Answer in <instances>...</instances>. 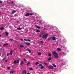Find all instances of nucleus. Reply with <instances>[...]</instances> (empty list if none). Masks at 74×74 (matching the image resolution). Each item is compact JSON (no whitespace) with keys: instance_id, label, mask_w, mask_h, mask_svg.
Returning a JSON list of instances; mask_svg holds the SVG:
<instances>
[{"instance_id":"obj_6","label":"nucleus","mask_w":74,"mask_h":74,"mask_svg":"<svg viewBox=\"0 0 74 74\" xmlns=\"http://www.w3.org/2000/svg\"><path fill=\"white\" fill-rule=\"evenodd\" d=\"M51 38L53 41H54L55 40H56V37L55 36L51 37Z\"/></svg>"},{"instance_id":"obj_21","label":"nucleus","mask_w":74,"mask_h":74,"mask_svg":"<svg viewBox=\"0 0 74 74\" xmlns=\"http://www.w3.org/2000/svg\"><path fill=\"white\" fill-rule=\"evenodd\" d=\"M17 30H22V28L20 27L18 28L17 29Z\"/></svg>"},{"instance_id":"obj_50","label":"nucleus","mask_w":74,"mask_h":74,"mask_svg":"<svg viewBox=\"0 0 74 74\" xmlns=\"http://www.w3.org/2000/svg\"><path fill=\"white\" fill-rule=\"evenodd\" d=\"M62 53L63 54H64V53Z\"/></svg>"},{"instance_id":"obj_23","label":"nucleus","mask_w":74,"mask_h":74,"mask_svg":"<svg viewBox=\"0 0 74 74\" xmlns=\"http://www.w3.org/2000/svg\"><path fill=\"white\" fill-rule=\"evenodd\" d=\"M38 56H40V55H41V53H38Z\"/></svg>"},{"instance_id":"obj_48","label":"nucleus","mask_w":74,"mask_h":74,"mask_svg":"<svg viewBox=\"0 0 74 74\" xmlns=\"http://www.w3.org/2000/svg\"><path fill=\"white\" fill-rule=\"evenodd\" d=\"M27 74H30L29 73H27Z\"/></svg>"},{"instance_id":"obj_35","label":"nucleus","mask_w":74,"mask_h":74,"mask_svg":"<svg viewBox=\"0 0 74 74\" xmlns=\"http://www.w3.org/2000/svg\"><path fill=\"white\" fill-rule=\"evenodd\" d=\"M5 59H6V58H4L2 60H3V61H4V60H5Z\"/></svg>"},{"instance_id":"obj_42","label":"nucleus","mask_w":74,"mask_h":74,"mask_svg":"<svg viewBox=\"0 0 74 74\" xmlns=\"http://www.w3.org/2000/svg\"><path fill=\"white\" fill-rule=\"evenodd\" d=\"M3 3V1H0V3Z\"/></svg>"},{"instance_id":"obj_38","label":"nucleus","mask_w":74,"mask_h":74,"mask_svg":"<svg viewBox=\"0 0 74 74\" xmlns=\"http://www.w3.org/2000/svg\"><path fill=\"white\" fill-rule=\"evenodd\" d=\"M11 4H14V2H13V1H12L11 3Z\"/></svg>"},{"instance_id":"obj_34","label":"nucleus","mask_w":74,"mask_h":74,"mask_svg":"<svg viewBox=\"0 0 74 74\" xmlns=\"http://www.w3.org/2000/svg\"><path fill=\"white\" fill-rule=\"evenodd\" d=\"M11 67H8L7 68V69L8 70H9V69H10Z\"/></svg>"},{"instance_id":"obj_11","label":"nucleus","mask_w":74,"mask_h":74,"mask_svg":"<svg viewBox=\"0 0 74 74\" xmlns=\"http://www.w3.org/2000/svg\"><path fill=\"white\" fill-rule=\"evenodd\" d=\"M14 73V70L11 71L10 72V74H12V73Z\"/></svg>"},{"instance_id":"obj_52","label":"nucleus","mask_w":74,"mask_h":74,"mask_svg":"<svg viewBox=\"0 0 74 74\" xmlns=\"http://www.w3.org/2000/svg\"><path fill=\"white\" fill-rule=\"evenodd\" d=\"M1 46L0 45V47H1Z\"/></svg>"},{"instance_id":"obj_27","label":"nucleus","mask_w":74,"mask_h":74,"mask_svg":"<svg viewBox=\"0 0 74 74\" xmlns=\"http://www.w3.org/2000/svg\"><path fill=\"white\" fill-rule=\"evenodd\" d=\"M16 61V63H19V60H17Z\"/></svg>"},{"instance_id":"obj_17","label":"nucleus","mask_w":74,"mask_h":74,"mask_svg":"<svg viewBox=\"0 0 74 74\" xmlns=\"http://www.w3.org/2000/svg\"><path fill=\"white\" fill-rule=\"evenodd\" d=\"M26 51H29V53H31V50L30 49H27Z\"/></svg>"},{"instance_id":"obj_29","label":"nucleus","mask_w":74,"mask_h":74,"mask_svg":"<svg viewBox=\"0 0 74 74\" xmlns=\"http://www.w3.org/2000/svg\"><path fill=\"white\" fill-rule=\"evenodd\" d=\"M23 60H24V61H25V62H27V60H26V59L25 58H24Z\"/></svg>"},{"instance_id":"obj_8","label":"nucleus","mask_w":74,"mask_h":74,"mask_svg":"<svg viewBox=\"0 0 74 74\" xmlns=\"http://www.w3.org/2000/svg\"><path fill=\"white\" fill-rule=\"evenodd\" d=\"M25 44L26 45H28V46H29L30 45V43L29 42H25Z\"/></svg>"},{"instance_id":"obj_20","label":"nucleus","mask_w":74,"mask_h":74,"mask_svg":"<svg viewBox=\"0 0 74 74\" xmlns=\"http://www.w3.org/2000/svg\"><path fill=\"white\" fill-rule=\"evenodd\" d=\"M57 51H61V49L59 48H58L57 49Z\"/></svg>"},{"instance_id":"obj_9","label":"nucleus","mask_w":74,"mask_h":74,"mask_svg":"<svg viewBox=\"0 0 74 74\" xmlns=\"http://www.w3.org/2000/svg\"><path fill=\"white\" fill-rule=\"evenodd\" d=\"M23 74H26V71H23Z\"/></svg>"},{"instance_id":"obj_18","label":"nucleus","mask_w":74,"mask_h":74,"mask_svg":"<svg viewBox=\"0 0 74 74\" xmlns=\"http://www.w3.org/2000/svg\"><path fill=\"white\" fill-rule=\"evenodd\" d=\"M51 59H52V58L50 57L48 59V60H49V61H50V60H51Z\"/></svg>"},{"instance_id":"obj_51","label":"nucleus","mask_w":74,"mask_h":74,"mask_svg":"<svg viewBox=\"0 0 74 74\" xmlns=\"http://www.w3.org/2000/svg\"><path fill=\"white\" fill-rule=\"evenodd\" d=\"M40 37H41V35H40Z\"/></svg>"},{"instance_id":"obj_33","label":"nucleus","mask_w":74,"mask_h":74,"mask_svg":"<svg viewBox=\"0 0 74 74\" xmlns=\"http://www.w3.org/2000/svg\"><path fill=\"white\" fill-rule=\"evenodd\" d=\"M45 64L46 66H48V64H47V63H45Z\"/></svg>"},{"instance_id":"obj_45","label":"nucleus","mask_w":74,"mask_h":74,"mask_svg":"<svg viewBox=\"0 0 74 74\" xmlns=\"http://www.w3.org/2000/svg\"><path fill=\"white\" fill-rule=\"evenodd\" d=\"M42 35H43V34H44V33H42Z\"/></svg>"},{"instance_id":"obj_31","label":"nucleus","mask_w":74,"mask_h":74,"mask_svg":"<svg viewBox=\"0 0 74 74\" xmlns=\"http://www.w3.org/2000/svg\"><path fill=\"white\" fill-rule=\"evenodd\" d=\"M40 42H41V44H44V42L42 41H40Z\"/></svg>"},{"instance_id":"obj_13","label":"nucleus","mask_w":74,"mask_h":74,"mask_svg":"<svg viewBox=\"0 0 74 74\" xmlns=\"http://www.w3.org/2000/svg\"><path fill=\"white\" fill-rule=\"evenodd\" d=\"M35 27L37 28H38V29H40V27H39L38 26H37V25H36L35 26Z\"/></svg>"},{"instance_id":"obj_39","label":"nucleus","mask_w":74,"mask_h":74,"mask_svg":"<svg viewBox=\"0 0 74 74\" xmlns=\"http://www.w3.org/2000/svg\"><path fill=\"white\" fill-rule=\"evenodd\" d=\"M29 70H33V69H32V68H30L29 69Z\"/></svg>"},{"instance_id":"obj_32","label":"nucleus","mask_w":74,"mask_h":74,"mask_svg":"<svg viewBox=\"0 0 74 74\" xmlns=\"http://www.w3.org/2000/svg\"><path fill=\"white\" fill-rule=\"evenodd\" d=\"M39 64V63L38 62H37L36 63V65H37V64Z\"/></svg>"},{"instance_id":"obj_4","label":"nucleus","mask_w":74,"mask_h":74,"mask_svg":"<svg viewBox=\"0 0 74 74\" xmlns=\"http://www.w3.org/2000/svg\"><path fill=\"white\" fill-rule=\"evenodd\" d=\"M13 51L12 50H11L10 52L9 53H8L7 54V56H9V55H12L13 53Z\"/></svg>"},{"instance_id":"obj_43","label":"nucleus","mask_w":74,"mask_h":74,"mask_svg":"<svg viewBox=\"0 0 74 74\" xmlns=\"http://www.w3.org/2000/svg\"><path fill=\"white\" fill-rule=\"evenodd\" d=\"M7 61H8V60H5V62H7Z\"/></svg>"},{"instance_id":"obj_44","label":"nucleus","mask_w":74,"mask_h":74,"mask_svg":"<svg viewBox=\"0 0 74 74\" xmlns=\"http://www.w3.org/2000/svg\"><path fill=\"white\" fill-rule=\"evenodd\" d=\"M1 50H4V49H1Z\"/></svg>"},{"instance_id":"obj_24","label":"nucleus","mask_w":74,"mask_h":74,"mask_svg":"<svg viewBox=\"0 0 74 74\" xmlns=\"http://www.w3.org/2000/svg\"><path fill=\"white\" fill-rule=\"evenodd\" d=\"M48 56H51V54L50 53H49L48 54Z\"/></svg>"},{"instance_id":"obj_10","label":"nucleus","mask_w":74,"mask_h":74,"mask_svg":"<svg viewBox=\"0 0 74 74\" xmlns=\"http://www.w3.org/2000/svg\"><path fill=\"white\" fill-rule=\"evenodd\" d=\"M23 63H24L23 61H22L21 62V63L20 64V65L21 66H22V65H23Z\"/></svg>"},{"instance_id":"obj_12","label":"nucleus","mask_w":74,"mask_h":74,"mask_svg":"<svg viewBox=\"0 0 74 74\" xmlns=\"http://www.w3.org/2000/svg\"><path fill=\"white\" fill-rule=\"evenodd\" d=\"M4 28L3 27H2L0 28V29L1 30H4Z\"/></svg>"},{"instance_id":"obj_16","label":"nucleus","mask_w":74,"mask_h":74,"mask_svg":"<svg viewBox=\"0 0 74 74\" xmlns=\"http://www.w3.org/2000/svg\"><path fill=\"white\" fill-rule=\"evenodd\" d=\"M20 48H23V47H24V46H23V45H20Z\"/></svg>"},{"instance_id":"obj_40","label":"nucleus","mask_w":74,"mask_h":74,"mask_svg":"<svg viewBox=\"0 0 74 74\" xmlns=\"http://www.w3.org/2000/svg\"><path fill=\"white\" fill-rule=\"evenodd\" d=\"M51 40V38H48V41H49V40Z\"/></svg>"},{"instance_id":"obj_37","label":"nucleus","mask_w":74,"mask_h":74,"mask_svg":"<svg viewBox=\"0 0 74 74\" xmlns=\"http://www.w3.org/2000/svg\"><path fill=\"white\" fill-rule=\"evenodd\" d=\"M10 41H14V40L12 39H10Z\"/></svg>"},{"instance_id":"obj_19","label":"nucleus","mask_w":74,"mask_h":74,"mask_svg":"<svg viewBox=\"0 0 74 74\" xmlns=\"http://www.w3.org/2000/svg\"><path fill=\"white\" fill-rule=\"evenodd\" d=\"M13 63H14V64H16V60H14L13 62Z\"/></svg>"},{"instance_id":"obj_3","label":"nucleus","mask_w":74,"mask_h":74,"mask_svg":"<svg viewBox=\"0 0 74 74\" xmlns=\"http://www.w3.org/2000/svg\"><path fill=\"white\" fill-rule=\"evenodd\" d=\"M33 15V13H27L25 14V16H30V15Z\"/></svg>"},{"instance_id":"obj_26","label":"nucleus","mask_w":74,"mask_h":74,"mask_svg":"<svg viewBox=\"0 0 74 74\" xmlns=\"http://www.w3.org/2000/svg\"><path fill=\"white\" fill-rule=\"evenodd\" d=\"M8 45V44H4L3 45V46H7Z\"/></svg>"},{"instance_id":"obj_22","label":"nucleus","mask_w":74,"mask_h":74,"mask_svg":"<svg viewBox=\"0 0 74 74\" xmlns=\"http://www.w3.org/2000/svg\"><path fill=\"white\" fill-rule=\"evenodd\" d=\"M36 32L37 33H40V31L39 30H36Z\"/></svg>"},{"instance_id":"obj_14","label":"nucleus","mask_w":74,"mask_h":74,"mask_svg":"<svg viewBox=\"0 0 74 74\" xmlns=\"http://www.w3.org/2000/svg\"><path fill=\"white\" fill-rule=\"evenodd\" d=\"M15 12H16V10H13L12 13V14H14Z\"/></svg>"},{"instance_id":"obj_46","label":"nucleus","mask_w":74,"mask_h":74,"mask_svg":"<svg viewBox=\"0 0 74 74\" xmlns=\"http://www.w3.org/2000/svg\"><path fill=\"white\" fill-rule=\"evenodd\" d=\"M1 53H0V56H1Z\"/></svg>"},{"instance_id":"obj_30","label":"nucleus","mask_w":74,"mask_h":74,"mask_svg":"<svg viewBox=\"0 0 74 74\" xmlns=\"http://www.w3.org/2000/svg\"><path fill=\"white\" fill-rule=\"evenodd\" d=\"M41 68L42 69H44V66H41Z\"/></svg>"},{"instance_id":"obj_1","label":"nucleus","mask_w":74,"mask_h":74,"mask_svg":"<svg viewBox=\"0 0 74 74\" xmlns=\"http://www.w3.org/2000/svg\"><path fill=\"white\" fill-rule=\"evenodd\" d=\"M53 53L55 58H57L58 57V53L56 52L55 51L53 52Z\"/></svg>"},{"instance_id":"obj_28","label":"nucleus","mask_w":74,"mask_h":74,"mask_svg":"<svg viewBox=\"0 0 74 74\" xmlns=\"http://www.w3.org/2000/svg\"><path fill=\"white\" fill-rule=\"evenodd\" d=\"M30 64V62H28L27 64V66H29V65Z\"/></svg>"},{"instance_id":"obj_2","label":"nucleus","mask_w":74,"mask_h":74,"mask_svg":"<svg viewBox=\"0 0 74 74\" xmlns=\"http://www.w3.org/2000/svg\"><path fill=\"white\" fill-rule=\"evenodd\" d=\"M48 34H44L42 36V38H45V39H46L47 38V37L48 36Z\"/></svg>"},{"instance_id":"obj_5","label":"nucleus","mask_w":74,"mask_h":74,"mask_svg":"<svg viewBox=\"0 0 74 74\" xmlns=\"http://www.w3.org/2000/svg\"><path fill=\"white\" fill-rule=\"evenodd\" d=\"M48 68L50 70H51V69H54L53 66L51 65L49 66Z\"/></svg>"},{"instance_id":"obj_47","label":"nucleus","mask_w":74,"mask_h":74,"mask_svg":"<svg viewBox=\"0 0 74 74\" xmlns=\"http://www.w3.org/2000/svg\"><path fill=\"white\" fill-rule=\"evenodd\" d=\"M1 37V34H0V37Z\"/></svg>"},{"instance_id":"obj_36","label":"nucleus","mask_w":74,"mask_h":74,"mask_svg":"<svg viewBox=\"0 0 74 74\" xmlns=\"http://www.w3.org/2000/svg\"><path fill=\"white\" fill-rule=\"evenodd\" d=\"M39 66L40 67H41L42 66V64H39Z\"/></svg>"},{"instance_id":"obj_49","label":"nucleus","mask_w":74,"mask_h":74,"mask_svg":"<svg viewBox=\"0 0 74 74\" xmlns=\"http://www.w3.org/2000/svg\"><path fill=\"white\" fill-rule=\"evenodd\" d=\"M17 23H19V22L18 21H17Z\"/></svg>"},{"instance_id":"obj_25","label":"nucleus","mask_w":74,"mask_h":74,"mask_svg":"<svg viewBox=\"0 0 74 74\" xmlns=\"http://www.w3.org/2000/svg\"><path fill=\"white\" fill-rule=\"evenodd\" d=\"M5 34H6V36H8V32H6Z\"/></svg>"},{"instance_id":"obj_15","label":"nucleus","mask_w":74,"mask_h":74,"mask_svg":"<svg viewBox=\"0 0 74 74\" xmlns=\"http://www.w3.org/2000/svg\"><path fill=\"white\" fill-rule=\"evenodd\" d=\"M52 64V65H53V66H54V67H56V65L55 64Z\"/></svg>"},{"instance_id":"obj_7","label":"nucleus","mask_w":74,"mask_h":74,"mask_svg":"<svg viewBox=\"0 0 74 74\" xmlns=\"http://www.w3.org/2000/svg\"><path fill=\"white\" fill-rule=\"evenodd\" d=\"M24 41H29V42H30L31 40H30L29 39H24Z\"/></svg>"},{"instance_id":"obj_41","label":"nucleus","mask_w":74,"mask_h":74,"mask_svg":"<svg viewBox=\"0 0 74 74\" xmlns=\"http://www.w3.org/2000/svg\"><path fill=\"white\" fill-rule=\"evenodd\" d=\"M21 40L22 41H23V39H21Z\"/></svg>"}]
</instances>
